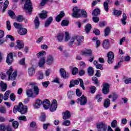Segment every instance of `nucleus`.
I'll return each instance as SVG.
<instances>
[{
    "mask_svg": "<svg viewBox=\"0 0 131 131\" xmlns=\"http://www.w3.org/2000/svg\"><path fill=\"white\" fill-rule=\"evenodd\" d=\"M126 14H125V13H123V18L121 19L122 24H123V25H125L126 24V21L125 20H126Z\"/></svg>",
    "mask_w": 131,
    "mask_h": 131,
    "instance_id": "42",
    "label": "nucleus"
},
{
    "mask_svg": "<svg viewBox=\"0 0 131 131\" xmlns=\"http://www.w3.org/2000/svg\"><path fill=\"white\" fill-rule=\"evenodd\" d=\"M117 125V121L116 120H114L111 123L112 127L115 128Z\"/></svg>",
    "mask_w": 131,
    "mask_h": 131,
    "instance_id": "57",
    "label": "nucleus"
},
{
    "mask_svg": "<svg viewBox=\"0 0 131 131\" xmlns=\"http://www.w3.org/2000/svg\"><path fill=\"white\" fill-rule=\"evenodd\" d=\"M13 71H14V69H13V67L11 66L9 69L6 72L7 75H8V80L14 81L16 80V78H17L18 75L17 71H15L13 72Z\"/></svg>",
    "mask_w": 131,
    "mask_h": 131,
    "instance_id": "2",
    "label": "nucleus"
},
{
    "mask_svg": "<svg viewBox=\"0 0 131 131\" xmlns=\"http://www.w3.org/2000/svg\"><path fill=\"white\" fill-rule=\"evenodd\" d=\"M34 23L35 25L36 28H38V27L39 26V19L38 18V17H36L35 20H34Z\"/></svg>",
    "mask_w": 131,
    "mask_h": 131,
    "instance_id": "35",
    "label": "nucleus"
},
{
    "mask_svg": "<svg viewBox=\"0 0 131 131\" xmlns=\"http://www.w3.org/2000/svg\"><path fill=\"white\" fill-rule=\"evenodd\" d=\"M103 6L104 7V10L108 13L109 12V5H108V3L107 2H104L103 3Z\"/></svg>",
    "mask_w": 131,
    "mask_h": 131,
    "instance_id": "45",
    "label": "nucleus"
},
{
    "mask_svg": "<svg viewBox=\"0 0 131 131\" xmlns=\"http://www.w3.org/2000/svg\"><path fill=\"white\" fill-rule=\"evenodd\" d=\"M88 72L90 76H93V75H94V73H95L94 68H93L92 67H89L88 69Z\"/></svg>",
    "mask_w": 131,
    "mask_h": 131,
    "instance_id": "31",
    "label": "nucleus"
},
{
    "mask_svg": "<svg viewBox=\"0 0 131 131\" xmlns=\"http://www.w3.org/2000/svg\"><path fill=\"white\" fill-rule=\"evenodd\" d=\"M6 130L7 131H14L13 130V129L12 128V126L10 124H8L7 126H6Z\"/></svg>",
    "mask_w": 131,
    "mask_h": 131,
    "instance_id": "64",
    "label": "nucleus"
},
{
    "mask_svg": "<svg viewBox=\"0 0 131 131\" xmlns=\"http://www.w3.org/2000/svg\"><path fill=\"white\" fill-rule=\"evenodd\" d=\"M17 32L20 35H26L27 34V29L21 28L17 31Z\"/></svg>",
    "mask_w": 131,
    "mask_h": 131,
    "instance_id": "20",
    "label": "nucleus"
},
{
    "mask_svg": "<svg viewBox=\"0 0 131 131\" xmlns=\"http://www.w3.org/2000/svg\"><path fill=\"white\" fill-rule=\"evenodd\" d=\"M111 104V103L110 99L107 98L104 100V101L103 102V106L104 108H108V107H110Z\"/></svg>",
    "mask_w": 131,
    "mask_h": 131,
    "instance_id": "27",
    "label": "nucleus"
},
{
    "mask_svg": "<svg viewBox=\"0 0 131 131\" xmlns=\"http://www.w3.org/2000/svg\"><path fill=\"white\" fill-rule=\"evenodd\" d=\"M38 79H42L43 78V73L41 71H38L37 73Z\"/></svg>",
    "mask_w": 131,
    "mask_h": 131,
    "instance_id": "50",
    "label": "nucleus"
},
{
    "mask_svg": "<svg viewBox=\"0 0 131 131\" xmlns=\"http://www.w3.org/2000/svg\"><path fill=\"white\" fill-rule=\"evenodd\" d=\"M57 108H58L57 100L54 99L51 105L50 111L51 112H54V111H56V110H57Z\"/></svg>",
    "mask_w": 131,
    "mask_h": 131,
    "instance_id": "8",
    "label": "nucleus"
},
{
    "mask_svg": "<svg viewBox=\"0 0 131 131\" xmlns=\"http://www.w3.org/2000/svg\"><path fill=\"white\" fill-rule=\"evenodd\" d=\"M110 88V85H109V84H108L107 83L103 84L102 93L103 94H104V95H108V94H109V92H110V89H109Z\"/></svg>",
    "mask_w": 131,
    "mask_h": 131,
    "instance_id": "7",
    "label": "nucleus"
},
{
    "mask_svg": "<svg viewBox=\"0 0 131 131\" xmlns=\"http://www.w3.org/2000/svg\"><path fill=\"white\" fill-rule=\"evenodd\" d=\"M74 37L75 39H76L77 41H78V46L80 45V42L83 41L84 38L82 36H74Z\"/></svg>",
    "mask_w": 131,
    "mask_h": 131,
    "instance_id": "22",
    "label": "nucleus"
},
{
    "mask_svg": "<svg viewBox=\"0 0 131 131\" xmlns=\"http://www.w3.org/2000/svg\"><path fill=\"white\" fill-rule=\"evenodd\" d=\"M24 7H25V9L26 10V12L27 13H29L30 15L33 9V7H32V3H31V1L26 0L24 5Z\"/></svg>",
    "mask_w": 131,
    "mask_h": 131,
    "instance_id": "3",
    "label": "nucleus"
},
{
    "mask_svg": "<svg viewBox=\"0 0 131 131\" xmlns=\"http://www.w3.org/2000/svg\"><path fill=\"white\" fill-rule=\"evenodd\" d=\"M6 124L2 123L0 124V131H6Z\"/></svg>",
    "mask_w": 131,
    "mask_h": 131,
    "instance_id": "47",
    "label": "nucleus"
},
{
    "mask_svg": "<svg viewBox=\"0 0 131 131\" xmlns=\"http://www.w3.org/2000/svg\"><path fill=\"white\" fill-rule=\"evenodd\" d=\"M93 52L91 50H86L85 51H81L80 55L82 56H92Z\"/></svg>",
    "mask_w": 131,
    "mask_h": 131,
    "instance_id": "14",
    "label": "nucleus"
},
{
    "mask_svg": "<svg viewBox=\"0 0 131 131\" xmlns=\"http://www.w3.org/2000/svg\"><path fill=\"white\" fill-rule=\"evenodd\" d=\"M17 48L18 50H21L24 48V42L22 40H17L16 41Z\"/></svg>",
    "mask_w": 131,
    "mask_h": 131,
    "instance_id": "15",
    "label": "nucleus"
},
{
    "mask_svg": "<svg viewBox=\"0 0 131 131\" xmlns=\"http://www.w3.org/2000/svg\"><path fill=\"white\" fill-rule=\"evenodd\" d=\"M100 13L101 10H100V9L96 8L93 11L92 15L93 16H94V17H97L98 15H100Z\"/></svg>",
    "mask_w": 131,
    "mask_h": 131,
    "instance_id": "26",
    "label": "nucleus"
},
{
    "mask_svg": "<svg viewBox=\"0 0 131 131\" xmlns=\"http://www.w3.org/2000/svg\"><path fill=\"white\" fill-rule=\"evenodd\" d=\"M55 37H56L58 41L61 42L63 41V39L64 38V34H63V33H58Z\"/></svg>",
    "mask_w": 131,
    "mask_h": 131,
    "instance_id": "19",
    "label": "nucleus"
},
{
    "mask_svg": "<svg viewBox=\"0 0 131 131\" xmlns=\"http://www.w3.org/2000/svg\"><path fill=\"white\" fill-rule=\"evenodd\" d=\"M10 94H11V91H8L6 92L3 97L4 101H7V100L9 99V95H10Z\"/></svg>",
    "mask_w": 131,
    "mask_h": 131,
    "instance_id": "37",
    "label": "nucleus"
},
{
    "mask_svg": "<svg viewBox=\"0 0 131 131\" xmlns=\"http://www.w3.org/2000/svg\"><path fill=\"white\" fill-rule=\"evenodd\" d=\"M0 113H2L3 114H6V113H7L6 106H2L0 107Z\"/></svg>",
    "mask_w": 131,
    "mask_h": 131,
    "instance_id": "39",
    "label": "nucleus"
},
{
    "mask_svg": "<svg viewBox=\"0 0 131 131\" xmlns=\"http://www.w3.org/2000/svg\"><path fill=\"white\" fill-rule=\"evenodd\" d=\"M33 91L35 97L38 95V94H39V88H38V86H37L33 87Z\"/></svg>",
    "mask_w": 131,
    "mask_h": 131,
    "instance_id": "34",
    "label": "nucleus"
},
{
    "mask_svg": "<svg viewBox=\"0 0 131 131\" xmlns=\"http://www.w3.org/2000/svg\"><path fill=\"white\" fill-rule=\"evenodd\" d=\"M8 15L10 16L11 19H16V14L15 12L12 10H9L8 11Z\"/></svg>",
    "mask_w": 131,
    "mask_h": 131,
    "instance_id": "29",
    "label": "nucleus"
},
{
    "mask_svg": "<svg viewBox=\"0 0 131 131\" xmlns=\"http://www.w3.org/2000/svg\"><path fill=\"white\" fill-rule=\"evenodd\" d=\"M70 117H71V114L69 111H66L62 113V118L64 120H66V119H68Z\"/></svg>",
    "mask_w": 131,
    "mask_h": 131,
    "instance_id": "13",
    "label": "nucleus"
},
{
    "mask_svg": "<svg viewBox=\"0 0 131 131\" xmlns=\"http://www.w3.org/2000/svg\"><path fill=\"white\" fill-rule=\"evenodd\" d=\"M81 14L83 18H86L88 17V13H86V11L84 10H82Z\"/></svg>",
    "mask_w": 131,
    "mask_h": 131,
    "instance_id": "60",
    "label": "nucleus"
},
{
    "mask_svg": "<svg viewBox=\"0 0 131 131\" xmlns=\"http://www.w3.org/2000/svg\"><path fill=\"white\" fill-rule=\"evenodd\" d=\"M70 39V34H69V32H65V41H68Z\"/></svg>",
    "mask_w": 131,
    "mask_h": 131,
    "instance_id": "48",
    "label": "nucleus"
},
{
    "mask_svg": "<svg viewBox=\"0 0 131 131\" xmlns=\"http://www.w3.org/2000/svg\"><path fill=\"white\" fill-rule=\"evenodd\" d=\"M76 102L77 104H80L81 106H84V105H86V103H88V98L83 95L81 97H79L77 99Z\"/></svg>",
    "mask_w": 131,
    "mask_h": 131,
    "instance_id": "4",
    "label": "nucleus"
},
{
    "mask_svg": "<svg viewBox=\"0 0 131 131\" xmlns=\"http://www.w3.org/2000/svg\"><path fill=\"white\" fill-rule=\"evenodd\" d=\"M12 126L15 128V129L16 128H18V127L19 126V122L17 121H14L12 122Z\"/></svg>",
    "mask_w": 131,
    "mask_h": 131,
    "instance_id": "52",
    "label": "nucleus"
},
{
    "mask_svg": "<svg viewBox=\"0 0 131 131\" xmlns=\"http://www.w3.org/2000/svg\"><path fill=\"white\" fill-rule=\"evenodd\" d=\"M10 99L13 102H14V101H15V100H16V96H15V94L14 93H11L10 94Z\"/></svg>",
    "mask_w": 131,
    "mask_h": 131,
    "instance_id": "61",
    "label": "nucleus"
},
{
    "mask_svg": "<svg viewBox=\"0 0 131 131\" xmlns=\"http://www.w3.org/2000/svg\"><path fill=\"white\" fill-rule=\"evenodd\" d=\"M92 80L93 81H94V83L96 84L97 86H99V80H98V78H97L96 77H93Z\"/></svg>",
    "mask_w": 131,
    "mask_h": 131,
    "instance_id": "49",
    "label": "nucleus"
},
{
    "mask_svg": "<svg viewBox=\"0 0 131 131\" xmlns=\"http://www.w3.org/2000/svg\"><path fill=\"white\" fill-rule=\"evenodd\" d=\"M107 57V62L108 64H112L114 61V53L112 51H110L106 55Z\"/></svg>",
    "mask_w": 131,
    "mask_h": 131,
    "instance_id": "6",
    "label": "nucleus"
},
{
    "mask_svg": "<svg viewBox=\"0 0 131 131\" xmlns=\"http://www.w3.org/2000/svg\"><path fill=\"white\" fill-rule=\"evenodd\" d=\"M28 73L29 76H32L35 73V69L33 67H31L28 70Z\"/></svg>",
    "mask_w": 131,
    "mask_h": 131,
    "instance_id": "25",
    "label": "nucleus"
},
{
    "mask_svg": "<svg viewBox=\"0 0 131 131\" xmlns=\"http://www.w3.org/2000/svg\"><path fill=\"white\" fill-rule=\"evenodd\" d=\"M20 65L24 66V68L26 69L27 68V65L25 63V58H23L19 60Z\"/></svg>",
    "mask_w": 131,
    "mask_h": 131,
    "instance_id": "33",
    "label": "nucleus"
},
{
    "mask_svg": "<svg viewBox=\"0 0 131 131\" xmlns=\"http://www.w3.org/2000/svg\"><path fill=\"white\" fill-rule=\"evenodd\" d=\"M45 55H47V53L46 51L42 50L37 54V57L39 58V57H41V56H45Z\"/></svg>",
    "mask_w": 131,
    "mask_h": 131,
    "instance_id": "51",
    "label": "nucleus"
},
{
    "mask_svg": "<svg viewBox=\"0 0 131 131\" xmlns=\"http://www.w3.org/2000/svg\"><path fill=\"white\" fill-rule=\"evenodd\" d=\"M95 99L96 100H97V102H98L99 103H100V102H101V101L103 100V98L101 97V95L99 94L96 96Z\"/></svg>",
    "mask_w": 131,
    "mask_h": 131,
    "instance_id": "55",
    "label": "nucleus"
},
{
    "mask_svg": "<svg viewBox=\"0 0 131 131\" xmlns=\"http://www.w3.org/2000/svg\"><path fill=\"white\" fill-rule=\"evenodd\" d=\"M42 105L45 108V109H49L50 105H51V103L50 102V100L48 99H45L42 102Z\"/></svg>",
    "mask_w": 131,
    "mask_h": 131,
    "instance_id": "17",
    "label": "nucleus"
},
{
    "mask_svg": "<svg viewBox=\"0 0 131 131\" xmlns=\"http://www.w3.org/2000/svg\"><path fill=\"white\" fill-rule=\"evenodd\" d=\"M28 110V107L26 105H24L23 103L20 102L18 105H16L13 108V113H17V111L19 112L21 114H26Z\"/></svg>",
    "mask_w": 131,
    "mask_h": 131,
    "instance_id": "1",
    "label": "nucleus"
},
{
    "mask_svg": "<svg viewBox=\"0 0 131 131\" xmlns=\"http://www.w3.org/2000/svg\"><path fill=\"white\" fill-rule=\"evenodd\" d=\"M45 64H46V58L45 57H42L39 61L38 66L39 67H42L43 66H45Z\"/></svg>",
    "mask_w": 131,
    "mask_h": 131,
    "instance_id": "28",
    "label": "nucleus"
},
{
    "mask_svg": "<svg viewBox=\"0 0 131 131\" xmlns=\"http://www.w3.org/2000/svg\"><path fill=\"white\" fill-rule=\"evenodd\" d=\"M15 19H16L17 22H23V21L25 20V18H24V16L22 15L17 16Z\"/></svg>",
    "mask_w": 131,
    "mask_h": 131,
    "instance_id": "32",
    "label": "nucleus"
},
{
    "mask_svg": "<svg viewBox=\"0 0 131 131\" xmlns=\"http://www.w3.org/2000/svg\"><path fill=\"white\" fill-rule=\"evenodd\" d=\"M90 92L91 94H95L96 92V86H91L90 88Z\"/></svg>",
    "mask_w": 131,
    "mask_h": 131,
    "instance_id": "59",
    "label": "nucleus"
},
{
    "mask_svg": "<svg viewBox=\"0 0 131 131\" xmlns=\"http://www.w3.org/2000/svg\"><path fill=\"white\" fill-rule=\"evenodd\" d=\"M110 33V28L106 27L104 29V36H108Z\"/></svg>",
    "mask_w": 131,
    "mask_h": 131,
    "instance_id": "46",
    "label": "nucleus"
},
{
    "mask_svg": "<svg viewBox=\"0 0 131 131\" xmlns=\"http://www.w3.org/2000/svg\"><path fill=\"white\" fill-rule=\"evenodd\" d=\"M8 6H9V1L8 0H6L4 3L3 9L2 10L3 13H5V12H6V9L8 8Z\"/></svg>",
    "mask_w": 131,
    "mask_h": 131,
    "instance_id": "38",
    "label": "nucleus"
},
{
    "mask_svg": "<svg viewBox=\"0 0 131 131\" xmlns=\"http://www.w3.org/2000/svg\"><path fill=\"white\" fill-rule=\"evenodd\" d=\"M121 14H122V11L120 10H115L114 12V15H115L117 17H119V16H120Z\"/></svg>",
    "mask_w": 131,
    "mask_h": 131,
    "instance_id": "44",
    "label": "nucleus"
},
{
    "mask_svg": "<svg viewBox=\"0 0 131 131\" xmlns=\"http://www.w3.org/2000/svg\"><path fill=\"white\" fill-rule=\"evenodd\" d=\"M79 12H80V9H79L77 7L73 8L72 16L74 18H80L81 15L79 13Z\"/></svg>",
    "mask_w": 131,
    "mask_h": 131,
    "instance_id": "5",
    "label": "nucleus"
},
{
    "mask_svg": "<svg viewBox=\"0 0 131 131\" xmlns=\"http://www.w3.org/2000/svg\"><path fill=\"white\" fill-rule=\"evenodd\" d=\"M39 17L42 20H45V19L48 18V12L46 11H42L41 13L39 14Z\"/></svg>",
    "mask_w": 131,
    "mask_h": 131,
    "instance_id": "18",
    "label": "nucleus"
},
{
    "mask_svg": "<svg viewBox=\"0 0 131 131\" xmlns=\"http://www.w3.org/2000/svg\"><path fill=\"white\" fill-rule=\"evenodd\" d=\"M41 104H42V101L38 99L36 101V102L34 104V106L35 107V108H39V107H40Z\"/></svg>",
    "mask_w": 131,
    "mask_h": 131,
    "instance_id": "30",
    "label": "nucleus"
},
{
    "mask_svg": "<svg viewBox=\"0 0 131 131\" xmlns=\"http://www.w3.org/2000/svg\"><path fill=\"white\" fill-rule=\"evenodd\" d=\"M13 26H14L15 28H16L19 30H20V29L22 28V26H23V25L15 22L13 24Z\"/></svg>",
    "mask_w": 131,
    "mask_h": 131,
    "instance_id": "36",
    "label": "nucleus"
},
{
    "mask_svg": "<svg viewBox=\"0 0 131 131\" xmlns=\"http://www.w3.org/2000/svg\"><path fill=\"white\" fill-rule=\"evenodd\" d=\"M0 85L2 87V92H5L7 90V85L3 82L0 83Z\"/></svg>",
    "mask_w": 131,
    "mask_h": 131,
    "instance_id": "41",
    "label": "nucleus"
},
{
    "mask_svg": "<svg viewBox=\"0 0 131 131\" xmlns=\"http://www.w3.org/2000/svg\"><path fill=\"white\" fill-rule=\"evenodd\" d=\"M13 61H14L13 53L10 52L7 55V57L6 58V63H7L8 65H11L12 63H13Z\"/></svg>",
    "mask_w": 131,
    "mask_h": 131,
    "instance_id": "9",
    "label": "nucleus"
},
{
    "mask_svg": "<svg viewBox=\"0 0 131 131\" xmlns=\"http://www.w3.org/2000/svg\"><path fill=\"white\" fill-rule=\"evenodd\" d=\"M69 25V20L63 19L62 20L61 25V26H68Z\"/></svg>",
    "mask_w": 131,
    "mask_h": 131,
    "instance_id": "40",
    "label": "nucleus"
},
{
    "mask_svg": "<svg viewBox=\"0 0 131 131\" xmlns=\"http://www.w3.org/2000/svg\"><path fill=\"white\" fill-rule=\"evenodd\" d=\"M77 73H78V69L76 67L74 68L72 70L73 75H76Z\"/></svg>",
    "mask_w": 131,
    "mask_h": 131,
    "instance_id": "58",
    "label": "nucleus"
},
{
    "mask_svg": "<svg viewBox=\"0 0 131 131\" xmlns=\"http://www.w3.org/2000/svg\"><path fill=\"white\" fill-rule=\"evenodd\" d=\"M113 96V102H115L116 100H117V98H118V95L116 93L114 92L112 93Z\"/></svg>",
    "mask_w": 131,
    "mask_h": 131,
    "instance_id": "53",
    "label": "nucleus"
},
{
    "mask_svg": "<svg viewBox=\"0 0 131 131\" xmlns=\"http://www.w3.org/2000/svg\"><path fill=\"white\" fill-rule=\"evenodd\" d=\"M53 22V17H49L47 20L45 21V27H49L50 25Z\"/></svg>",
    "mask_w": 131,
    "mask_h": 131,
    "instance_id": "24",
    "label": "nucleus"
},
{
    "mask_svg": "<svg viewBox=\"0 0 131 131\" xmlns=\"http://www.w3.org/2000/svg\"><path fill=\"white\" fill-rule=\"evenodd\" d=\"M46 63L48 65H52V64L54 63V58H53V56L52 55H49L47 57Z\"/></svg>",
    "mask_w": 131,
    "mask_h": 131,
    "instance_id": "21",
    "label": "nucleus"
},
{
    "mask_svg": "<svg viewBox=\"0 0 131 131\" xmlns=\"http://www.w3.org/2000/svg\"><path fill=\"white\" fill-rule=\"evenodd\" d=\"M70 124H71V122L69 120H65L62 122V125L65 126H69Z\"/></svg>",
    "mask_w": 131,
    "mask_h": 131,
    "instance_id": "56",
    "label": "nucleus"
},
{
    "mask_svg": "<svg viewBox=\"0 0 131 131\" xmlns=\"http://www.w3.org/2000/svg\"><path fill=\"white\" fill-rule=\"evenodd\" d=\"M97 128H103L104 131H106L107 129V125L104 123L101 122L97 125Z\"/></svg>",
    "mask_w": 131,
    "mask_h": 131,
    "instance_id": "23",
    "label": "nucleus"
},
{
    "mask_svg": "<svg viewBox=\"0 0 131 131\" xmlns=\"http://www.w3.org/2000/svg\"><path fill=\"white\" fill-rule=\"evenodd\" d=\"M64 17H65V12L63 11H60L59 14L55 17V21L58 23L61 22V20Z\"/></svg>",
    "mask_w": 131,
    "mask_h": 131,
    "instance_id": "11",
    "label": "nucleus"
},
{
    "mask_svg": "<svg viewBox=\"0 0 131 131\" xmlns=\"http://www.w3.org/2000/svg\"><path fill=\"white\" fill-rule=\"evenodd\" d=\"M102 47L103 49H105V50H108L109 48H110V42L109 41V40L108 39H105L102 42Z\"/></svg>",
    "mask_w": 131,
    "mask_h": 131,
    "instance_id": "12",
    "label": "nucleus"
},
{
    "mask_svg": "<svg viewBox=\"0 0 131 131\" xmlns=\"http://www.w3.org/2000/svg\"><path fill=\"white\" fill-rule=\"evenodd\" d=\"M26 94L28 98H35V95H34V93L32 89H28L26 91Z\"/></svg>",
    "mask_w": 131,
    "mask_h": 131,
    "instance_id": "16",
    "label": "nucleus"
},
{
    "mask_svg": "<svg viewBox=\"0 0 131 131\" xmlns=\"http://www.w3.org/2000/svg\"><path fill=\"white\" fill-rule=\"evenodd\" d=\"M74 40H75L74 37H72L69 42V46H70V47L73 46V45H74Z\"/></svg>",
    "mask_w": 131,
    "mask_h": 131,
    "instance_id": "54",
    "label": "nucleus"
},
{
    "mask_svg": "<svg viewBox=\"0 0 131 131\" xmlns=\"http://www.w3.org/2000/svg\"><path fill=\"white\" fill-rule=\"evenodd\" d=\"M46 115L44 114H42L41 116L40 117V121H46Z\"/></svg>",
    "mask_w": 131,
    "mask_h": 131,
    "instance_id": "63",
    "label": "nucleus"
},
{
    "mask_svg": "<svg viewBox=\"0 0 131 131\" xmlns=\"http://www.w3.org/2000/svg\"><path fill=\"white\" fill-rule=\"evenodd\" d=\"M59 72L61 77L64 79H66V78H68L69 77V74L66 72V71L64 69L61 68L59 70Z\"/></svg>",
    "mask_w": 131,
    "mask_h": 131,
    "instance_id": "10",
    "label": "nucleus"
},
{
    "mask_svg": "<svg viewBox=\"0 0 131 131\" xmlns=\"http://www.w3.org/2000/svg\"><path fill=\"white\" fill-rule=\"evenodd\" d=\"M91 29H92V25L88 24L85 27V31L88 33L91 31Z\"/></svg>",
    "mask_w": 131,
    "mask_h": 131,
    "instance_id": "43",
    "label": "nucleus"
},
{
    "mask_svg": "<svg viewBox=\"0 0 131 131\" xmlns=\"http://www.w3.org/2000/svg\"><path fill=\"white\" fill-rule=\"evenodd\" d=\"M42 84L44 88H48L49 86V85L50 84V81H45L42 83Z\"/></svg>",
    "mask_w": 131,
    "mask_h": 131,
    "instance_id": "62",
    "label": "nucleus"
}]
</instances>
